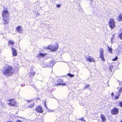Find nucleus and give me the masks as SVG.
I'll use <instances>...</instances> for the list:
<instances>
[{
  "label": "nucleus",
  "instance_id": "nucleus-1",
  "mask_svg": "<svg viewBox=\"0 0 122 122\" xmlns=\"http://www.w3.org/2000/svg\"><path fill=\"white\" fill-rule=\"evenodd\" d=\"M13 67L9 65H5L2 70L3 74L7 76H11L13 73Z\"/></svg>",
  "mask_w": 122,
  "mask_h": 122
},
{
  "label": "nucleus",
  "instance_id": "nucleus-2",
  "mask_svg": "<svg viewBox=\"0 0 122 122\" xmlns=\"http://www.w3.org/2000/svg\"><path fill=\"white\" fill-rule=\"evenodd\" d=\"M3 20L4 21V23L5 24L8 23L9 19V14L8 11L7 10H4L2 13Z\"/></svg>",
  "mask_w": 122,
  "mask_h": 122
},
{
  "label": "nucleus",
  "instance_id": "nucleus-3",
  "mask_svg": "<svg viewBox=\"0 0 122 122\" xmlns=\"http://www.w3.org/2000/svg\"><path fill=\"white\" fill-rule=\"evenodd\" d=\"M109 25L112 29H113L115 27V22L113 18H111L109 21Z\"/></svg>",
  "mask_w": 122,
  "mask_h": 122
},
{
  "label": "nucleus",
  "instance_id": "nucleus-4",
  "mask_svg": "<svg viewBox=\"0 0 122 122\" xmlns=\"http://www.w3.org/2000/svg\"><path fill=\"white\" fill-rule=\"evenodd\" d=\"M111 113L112 115H116L119 113V110L116 107L112 109L111 111Z\"/></svg>",
  "mask_w": 122,
  "mask_h": 122
},
{
  "label": "nucleus",
  "instance_id": "nucleus-5",
  "mask_svg": "<svg viewBox=\"0 0 122 122\" xmlns=\"http://www.w3.org/2000/svg\"><path fill=\"white\" fill-rule=\"evenodd\" d=\"M8 100L10 102L8 103V105H9L13 107L15 106L16 102L15 101L14 102V100L13 99H10Z\"/></svg>",
  "mask_w": 122,
  "mask_h": 122
},
{
  "label": "nucleus",
  "instance_id": "nucleus-6",
  "mask_svg": "<svg viewBox=\"0 0 122 122\" xmlns=\"http://www.w3.org/2000/svg\"><path fill=\"white\" fill-rule=\"evenodd\" d=\"M85 57L86 58V60L88 62H91L95 61L94 58L92 56H89L87 57Z\"/></svg>",
  "mask_w": 122,
  "mask_h": 122
},
{
  "label": "nucleus",
  "instance_id": "nucleus-7",
  "mask_svg": "<svg viewBox=\"0 0 122 122\" xmlns=\"http://www.w3.org/2000/svg\"><path fill=\"white\" fill-rule=\"evenodd\" d=\"M100 57H101V59L103 61H104L105 59L104 58V51H103L102 48L100 49Z\"/></svg>",
  "mask_w": 122,
  "mask_h": 122
},
{
  "label": "nucleus",
  "instance_id": "nucleus-8",
  "mask_svg": "<svg viewBox=\"0 0 122 122\" xmlns=\"http://www.w3.org/2000/svg\"><path fill=\"white\" fill-rule=\"evenodd\" d=\"M35 110H36L39 113H42L43 112V110L41 107L39 106H37Z\"/></svg>",
  "mask_w": 122,
  "mask_h": 122
},
{
  "label": "nucleus",
  "instance_id": "nucleus-9",
  "mask_svg": "<svg viewBox=\"0 0 122 122\" xmlns=\"http://www.w3.org/2000/svg\"><path fill=\"white\" fill-rule=\"evenodd\" d=\"M58 47V45L56 44V45H52L51 51H55L56 50Z\"/></svg>",
  "mask_w": 122,
  "mask_h": 122
},
{
  "label": "nucleus",
  "instance_id": "nucleus-10",
  "mask_svg": "<svg viewBox=\"0 0 122 122\" xmlns=\"http://www.w3.org/2000/svg\"><path fill=\"white\" fill-rule=\"evenodd\" d=\"M16 30L17 32L19 33H22L23 32L22 27L20 26H18L16 28Z\"/></svg>",
  "mask_w": 122,
  "mask_h": 122
},
{
  "label": "nucleus",
  "instance_id": "nucleus-11",
  "mask_svg": "<svg viewBox=\"0 0 122 122\" xmlns=\"http://www.w3.org/2000/svg\"><path fill=\"white\" fill-rule=\"evenodd\" d=\"M12 54L14 56H16L17 55V53L16 50L14 48H12Z\"/></svg>",
  "mask_w": 122,
  "mask_h": 122
},
{
  "label": "nucleus",
  "instance_id": "nucleus-12",
  "mask_svg": "<svg viewBox=\"0 0 122 122\" xmlns=\"http://www.w3.org/2000/svg\"><path fill=\"white\" fill-rule=\"evenodd\" d=\"M46 54L44 53H42L40 52V53L38 54V57L40 58L42 57H43L45 56Z\"/></svg>",
  "mask_w": 122,
  "mask_h": 122
},
{
  "label": "nucleus",
  "instance_id": "nucleus-13",
  "mask_svg": "<svg viewBox=\"0 0 122 122\" xmlns=\"http://www.w3.org/2000/svg\"><path fill=\"white\" fill-rule=\"evenodd\" d=\"M118 20L120 21H122V14H121L119 15L118 17Z\"/></svg>",
  "mask_w": 122,
  "mask_h": 122
},
{
  "label": "nucleus",
  "instance_id": "nucleus-14",
  "mask_svg": "<svg viewBox=\"0 0 122 122\" xmlns=\"http://www.w3.org/2000/svg\"><path fill=\"white\" fill-rule=\"evenodd\" d=\"M101 117L103 122L106 121V118L103 114H101Z\"/></svg>",
  "mask_w": 122,
  "mask_h": 122
},
{
  "label": "nucleus",
  "instance_id": "nucleus-15",
  "mask_svg": "<svg viewBox=\"0 0 122 122\" xmlns=\"http://www.w3.org/2000/svg\"><path fill=\"white\" fill-rule=\"evenodd\" d=\"M122 92V87H121L119 89L118 92H117V94H118V96H120V93Z\"/></svg>",
  "mask_w": 122,
  "mask_h": 122
},
{
  "label": "nucleus",
  "instance_id": "nucleus-16",
  "mask_svg": "<svg viewBox=\"0 0 122 122\" xmlns=\"http://www.w3.org/2000/svg\"><path fill=\"white\" fill-rule=\"evenodd\" d=\"M50 66L52 67L55 64L54 62L53 61H51L49 63Z\"/></svg>",
  "mask_w": 122,
  "mask_h": 122
},
{
  "label": "nucleus",
  "instance_id": "nucleus-17",
  "mask_svg": "<svg viewBox=\"0 0 122 122\" xmlns=\"http://www.w3.org/2000/svg\"><path fill=\"white\" fill-rule=\"evenodd\" d=\"M15 43L13 41H10L8 42V44L10 45V44H11L12 45L14 44Z\"/></svg>",
  "mask_w": 122,
  "mask_h": 122
},
{
  "label": "nucleus",
  "instance_id": "nucleus-18",
  "mask_svg": "<svg viewBox=\"0 0 122 122\" xmlns=\"http://www.w3.org/2000/svg\"><path fill=\"white\" fill-rule=\"evenodd\" d=\"M107 47L109 52H110V53H112V49L111 47H110L109 46H108Z\"/></svg>",
  "mask_w": 122,
  "mask_h": 122
},
{
  "label": "nucleus",
  "instance_id": "nucleus-19",
  "mask_svg": "<svg viewBox=\"0 0 122 122\" xmlns=\"http://www.w3.org/2000/svg\"><path fill=\"white\" fill-rule=\"evenodd\" d=\"M66 83H59L57 84L56 85H63L64 86H66Z\"/></svg>",
  "mask_w": 122,
  "mask_h": 122
},
{
  "label": "nucleus",
  "instance_id": "nucleus-20",
  "mask_svg": "<svg viewBox=\"0 0 122 122\" xmlns=\"http://www.w3.org/2000/svg\"><path fill=\"white\" fill-rule=\"evenodd\" d=\"M34 103L33 102L31 104L30 106H29L28 107L29 108H32L34 107Z\"/></svg>",
  "mask_w": 122,
  "mask_h": 122
},
{
  "label": "nucleus",
  "instance_id": "nucleus-21",
  "mask_svg": "<svg viewBox=\"0 0 122 122\" xmlns=\"http://www.w3.org/2000/svg\"><path fill=\"white\" fill-rule=\"evenodd\" d=\"M67 75L71 77H73L74 76V75H73L70 73H68L67 74Z\"/></svg>",
  "mask_w": 122,
  "mask_h": 122
},
{
  "label": "nucleus",
  "instance_id": "nucleus-22",
  "mask_svg": "<svg viewBox=\"0 0 122 122\" xmlns=\"http://www.w3.org/2000/svg\"><path fill=\"white\" fill-rule=\"evenodd\" d=\"M90 85L89 84H86V85H85V87L84 88V89H86L88 87L90 86Z\"/></svg>",
  "mask_w": 122,
  "mask_h": 122
},
{
  "label": "nucleus",
  "instance_id": "nucleus-23",
  "mask_svg": "<svg viewBox=\"0 0 122 122\" xmlns=\"http://www.w3.org/2000/svg\"><path fill=\"white\" fill-rule=\"evenodd\" d=\"M30 76H33L35 74V72H32V73H30Z\"/></svg>",
  "mask_w": 122,
  "mask_h": 122
},
{
  "label": "nucleus",
  "instance_id": "nucleus-24",
  "mask_svg": "<svg viewBox=\"0 0 122 122\" xmlns=\"http://www.w3.org/2000/svg\"><path fill=\"white\" fill-rule=\"evenodd\" d=\"M52 45H50L47 47L48 49L51 50Z\"/></svg>",
  "mask_w": 122,
  "mask_h": 122
},
{
  "label": "nucleus",
  "instance_id": "nucleus-25",
  "mask_svg": "<svg viewBox=\"0 0 122 122\" xmlns=\"http://www.w3.org/2000/svg\"><path fill=\"white\" fill-rule=\"evenodd\" d=\"M119 36L121 39H122V32L119 35Z\"/></svg>",
  "mask_w": 122,
  "mask_h": 122
},
{
  "label": "nucleus",
  "instance_id": "nucleus-26",
  "mask_svg": "<svg viewBox=\"0 0 122 122\" xmlns=\"http://www.w3.org/2000/svg\"><path fill=\"white\" fill-rule=\"evenodd\" d=\"M118 59V57L116 56L114 58L112 59V61H114L117 60Z\"/></svg>",
  "mask_w": 122,
  "mask_h": 122
},
{
  "label": "nucleus",
  "instance_id": "nucleus-27",
  "mask_svg": "<svg viewBox=\"0 0 122 122\" xmlns=\"http://www.w3.org/2000/svg\"><path fill=\"white\" fill-rule=\"evenodd\" d=\"M62 82V81L61 79H59L57 80V82L58 83L61 82Z\"/></svg>",
  "mask_w": 122,
  "mask_h": 122
},
{
  "label": "nucleus",
  "instance_id": "nucleus-28",
  "mask_svg": "<svg viewBox=\"0 0 122 122\" xmlns=\"http://www.w3.org/2000/svg\"><path fill=\"white\" fill-rule=\"evenodd\" d=\"M119 104L120 106L122 107V102H119Z\"/></svg>",
  "mask_w": 122,
  "mask_h": 122
},
{
  "label": "nucleus",
  "instance_id": "nucleus-29",
  "mask_svg": "<svg viewBox=\"0 0 122 122\" xmlns=\"http://www.w3.org/2000/svg\"><path fill=\"white\" fill-rule=\"evenodd\" d=\"M118 96L117 95L115 96V98L116 99H118L119 98V96H118Z\"/></svg>",
  "mask_w": 122,
  "mask_h": 122
},
{
  "label": "nucleus",
  "instance_id": "nucleus-30",
  "mask_svg": "<svg viewBox=\"0 0 122 122\" xmlns=\"http://www.w3.org/2000/svg\"><path fill=\"white\" fill-rule=\"evenodd\" d=\"M79 119V120H81L82 121H84L85 122V120L83 118V117H82V118H80V119Z\"/></svg>",
  "mask_w": 122,
  "mask_h": 122
},
{
  "label": "nucleus",
  "instance_id": "nucleus-31",
  "mask_svg": "<svg viewBox=\"0 0 122 122\" xmlns=\"http://www.w3.org/2000/svg\"><path fill=\"white\" fill-rule=\"evenodd\" d=\"M114 39V38L113 37H112V38H111V42L112 43L113 41H112V40L113 39Z\"/></svg>",
  "mask_w": 122,
  "mask_h": 122
},
{
  "label": "nucleus",
  "instance_id": "nucleus-32",
  "mask_svg": "<svg viewBox=\"0 0 122 122\" xmlns=\"http://www.w3.org/2000/svg\"><path fill=\"white\" fill-rule=\"evenodd\" d=\"M61 6V5H58L57 4L56 5V7L58 8L60 7Z\"/></svg>",
  "mask_w": 122,
  "mask_h": 122
},
{
  "label": "nucleus",
  "instance_id": "nucleus-33",
  "mask_svg": "<svg viewBox=\"0 0 122 122\" xmlns=\"http://www.w3.org/2000/svg\"><path fill=\"white\" fill-rule=\"evenodd\" d=\"M112 66H110L109 67V69L110 70V71H112Z\"/></svg>",
  "mask_w": 122,
  "mask_h": 122
},
{
  "label": "nucleus",
  "instance_id": "nucleus-34",
  "mask_svg": "<svg viewBox=\"0 0 122 122\" xmlns=\"http://www.w3.org/2000/svg\"><path fill=\"white\" fill-rule=\"evenodd\" d=\"M16 122H22V121L20 120H17Z\"/></svg>",
  "mask_w": 122,
  "mask_h": 122
},
{
  "label": "nucleus",
  "instance_id": "nucleus-35",
  "mask_svg": "<svg viewBox=\"0 0 122 122\" xmlns=\"http://www.w3.org/2000/svg\"><path fill=\"white\" fill-rule=\"evenodd\" d=\"M43 48L44 49H48L47 47L46 46H44L43 47Z\"/></svg>",
  "mask_w": 122,
  "mask_h": 122
},
{
  "label": "nucleus",
  "instance_id": "nucleus-36",
  "mask_svg": "<svg viewBox=\"0 0 122 122\" xmlns=\"http://www.w3.org/2000/svg\"><path fill=\"white\" fill-rule=\"evenodd\" d=\"M49 111L51 112H54V111L53 110H49Z\"/></svg>",
  "mask_w": 122,
  "mask_h": 122
},
{
  "label": "nucleus",
  "instance_id": "nucleus-37",
  "mask_svg": "<svg viewBox=\"0 0 122 122\" xmlns=\"http://www.w3.org/2000/svg\"><path fill=\"white\" fill-rule=\"evenodd\" d=\"M114 95L113 94V92L112 94H111V96L112 97H113V96Z\"/></svg>",
  "mask_w": 122,
  "mask_h": 122
},
{
  "label": "nucleus",
  "instance_id": "nucleus-38",
  "mask_svg": "<svg viewBox=\"0 0 122 122\" xmlns=\"http://www.w3.org/2000/svg\"><path fill=\"white\" fill-rule=\"evenodd\" d=\"M45 106H46V108H47L46 106V102H45Z\"/></svg>",
  "mask_w": 122,
  "mask_h": 122
},
{
  "label": "nucleus",
  "instance_id": "nucleus-39",
  "mask_svg": "<svg viewBox=\"0 0 122 122\" xmlns=\"http://www.w3.org/2000/svg\"><path fill=\"white\" fill-rule=\"evenodd\" d=\"M88 89L89 90H90L91 89V88H89Z\"/></svg>",
  "mask_w": 122,
  "mask_h": 122
},
{
  "label": "nucleus",
  "instance_id": "nucleus-40",
  "mask_svg": "<svg viewBox=\"0 0 122 122\" xmlns=\"http://www.w3.org/2000/svg\"><path fill=\"white\" fill-rule=\"evenodd\" d=\"M120 122H122V120Z\"/></svg>",
  "mask_w": 122,
  "mask_h": 122
},
{
  "label": "nucleus",
  "instance_id": "nucleus-41",
  "mask_svg": "<svg viewBox=\"0 0 122 122\" xmlns=\"http://www.w3.org/2000/svg\"><path fill=\"white\" fill-rule=\"evenodd\" d=\"M37 13L39 14V13Z\"/></svg>",
  "mask_w": 122,
  "mask_h": 122
},
{
  "label": "nucleus",
  "instance_id": "nucleus-42",
  "mask_svg": "<svg viewBox=\"0 0 122 122\" xmlns=\"http://www.w3.org/2000/svg\"><path fill=\"white\" fill-rule=\"evenodd\" d=\"M25 85V84H24V86Z\"/></svg>",
  "mask_w": 122,
  "mask_h": 122
},
{
  "label": "nucleus",
  "instance_id": "nucleus-43",
  "mask_svg": "<svg viewBox=\"0 0 122 122\" xmlns=\"http://www.w3.org/2000/svg\"><path fill=\"white\" fill-rule=\"evenodd\" d=\"M91 0L92 1L93 0Z\"/></svg>",
  "mask_w": 122,
  "mask_h": 122
}]
</instances>
